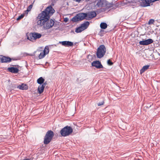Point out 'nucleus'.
Here are the masks:
<instances>
[{
  "label": "nucleus",
  "instance_id": "obj_1",
  "mask_svg": "<svg viewBox=\"0 0 160 160\" xmlns=\"http://www.w3.org/2000/svg\"><path fill=\"white\" fill-rule=\"evenodd\" d=\"M54 12L55 10L51 6L48 7L44 11L38 15L37 17L38 19L37 22L38 25L42 26L43 23L48 21L50 17L52 15Z\"/></svg>",
  "mask_w": 160,
  "mask_h": 160
},
{
  "label": "nucleus",
  "instance_id": "obj_2",
  "mask_svg": "<svg viewBox=\"0 0 160 160\" xmlns=\"http://www.w3.org/2000/svg\"><path fill=\"white\" fill-rule=\"evenodd\" d=\"M72 132L73 129L70 126H66L61 130L60 133L62 136L65 137L69 135Z\"/></svg>",
  "mask_w": 160,
  "mask_h": 160
},
{
  "label": "nucleus",
  "instance_id": "obj_3",
  "mask_svg": "<svg viewBox=\"0 0 160 160\" xmlns=\"http://www.w3.org/2000/svg\"><path fill=\"white\" fill-rule=\"evenodd\" d=\"M54 132L50 130L48 131L45 135L44 138L43 142L45 144H48L52 140L54 136Z\"/></svg>",
  "mask_w": 160,
  "mask_h": 160
},
{
  "label": "nucleus",
  "instance_id": "obj_4",
  "mask_svg": "<svg viewBox=\"0 0 160 160\" xmlns=\"http://www.w3.org/2000/svg\"><path fill=\"white\" fill-rule=\"evenodd\" d=\"M106 51L105 46L104 45H101L97 49L96 55L98 58H100L105 55Z\"/></svg>",
  "mask_w": 160,
  "mask_h": 160
},
{
  "label": "nucleus",
  "instance_id": "obj_5",
  "mask_svg": "<svg viewBox=\"0 0 160 160\" xmlns=\"http://www.w3.org/2000/svg\"><path fill=\"white\" fill-rule=\"evenodd\" d=\"M42 36V35L37 32H32L30 33L29 36H27V39L30 41L34 42L37 39L40 38Z\"/></svg>",
  "mask_w": 160,
  "mask_h": 160
},
{
  "label": "nucleus",
  "instance_id": "obj_6",
  "mask_svg": "<svg viewBox=\"0 0 160 160\" xmlns=\"http://www.w3.org/2000/svg\"><path fill=\"white\" fill-rule=\"evenodd\" d=\"M54 24V21L52 19L47 21L45 23L42 25V26H43V27L45 29H47L50 28L52 27Z\"/></svg>",
  "mask_w": 160,
  "mask_h": 160
},
{
  "label": "nucleus",
  "instance_id": "obj_7",
  "mask_svg": "<svg viewBox=\"0 0 160 160\" xmlns=\"http://www.w3.org/2000/svg\"><path fill=\"white\" fill-rule=\"evenodd\" d=\"M153 40L152 39L149 38L140 41L139 42V43L140 45L146 46L152 43H153Z\"/></svg>",
  "mask_w": 160,
  "mask_h": 160
},
{
  "label": "nucleus",
  "instance_id": "obj_8",
  "mask_svg": "<svg viewBox=\"0 0 160 160\" xmlns=\"http://www.w3.org/2000/svg\"><path fill=\"white\" fill-rule=\"evenodd\" d=\"M92 65L98 69L103 68V66L101 64V62L99 61H93L92 63Z\"/></svg>",
  "mask_w": 160,
  "mask_h": 160
},
{
  "label": "nucleus",
  "instance_id": "obj_9",
  "mask_svg": "<svg viewBox=\"0 0 160 160\" xmlns=\"http://www.w3.org/2000/svg\"><path fill=\"white\" fill-rule=\"evenodd\" d=\"M86 13L87 14V17L86 19L88 20H90L95 17L97 15L95 11L89 12Z\"/></svg>",
  "mask_w": 160,
  "mask_h": 160
},
{
  "label": "nucleus",
  "instance_id": "obj_10",
  "mask_svg": "<svg viewBox=\"0 0 160 160\" xmlns=\"http://www.w3.org/2000/svg\"><path fill=\"white\" fill-rule=\"evenodd\" d=\"M12 60L11 58L6 56H1L0 57V62L8 63L10 62Z\"/></svg>",
  "mask_w": 160,
  "mask_h": 160
},
{
  "label": "nucleus",
  "instance_id": "obj_11",
  "mask_svg": "<svg viewBox=\"0 0 160 160\" xmlns=\"http://www.w3.org/2000/svg\"><path fill=\"white\" fill-rule=\"evenodd\" d=\"M108 4V2L102 0H99L98 1L97 3V6L98 7H105L107 6Z\"/></svg>",
  "mask_w": 160,
  "mask_h": 160
},
{
  "label": "nucleus",
  "instance_id": "obj_12",
  "mask_svg": "<svg viewBox=\"0 0 160 160\" xmlns=\"http://www.w3.org/2000/svg\"><path fill=\"white\" fill-rule=\"evenodd\" d=\"M49 52L48 48H45L44 50L42 52H41L39 56V59H41L43 58L45 55L48 53Z\"/></svg>",
  "mask_w": 160,
  "mask_h": 160
},
{
  "label": "nucleus",
  "instance_id": "obj_13",
  "mask_svg": "<svg viewBox=\"0 0 160 160\" xmlns=\"http://www.w3.org/2000/svg\"><path fill=\"white\" fill-rule=\"evenodd\" d=\"M47 84V82H46L43 84L40 85L38 86V90L39 94H41L43 92L45 87Z\"/></svg>",
  "mask_w": 160,
  "mask_h": 160
},
{
  "label": "nucleus",
  "instance_id": "obj_14",
  "mask_svg": "<svg viewBox=\"0 0 160 160\" xmlns=\"http://www.w3.org/2000/svg\"><path fill=\"white\" fill-rule=\"evenodd\" d=\"M59 43L61 44L62 45L65 47L72 46L73 45V43L69 41L59 42Z\"/></svg>",
  "mask_w": 160,
  "mask_h": 160
},
{
  "label": "nucleus",
  "instance_id": "obj_15",
  "mask_svg": "<svg viewBox=\"0 0 160 160\" xmlns=\"http://www.w3.org/2000/svg\"><path fill=\"white\" fill-rule=\"evenodd\" d=\"M79 21H81L87 18V14L85 13H81L77 14Z\"/></svg>",
  "mask_w": 160,
  "mask_h": 160
},
{
  "label": "nucleus",
  "instance_id": "obj_16",
  "mask_svg": "<svg viewBox=\"0 0 160 160\" xmlns=\"http://www.w3.org/2000/svg\"><path fill=\"white\" fill-rule=\"evenodd\" d=\"M8 70L9 72L14 73H17L19 71L18 68L13 67L8 68Z\"/></svg>",
  "mask_w": 160,
  "mask_h": 160
},
{
  "label": "nucleus",
  "instance_id": "obj_17",
  "mask_svg": "<svg viewBox=\"0 0 160 160\" xmlns=\"http://www.w3.org/2000/svg\"><path fill=\"white\" fill-rule=\"evenodd\" d=\"M89 22L88 21H86L84 23L82 24L80 26L84 30L88 28L89 25Z\"/></svg>",
  "mask_w": 160,
  "mask_h": 160
},
{
  "label": "nucleus",
  "instance_id": "obj_18",
  "mask_svg": "<svg viewBox=\"0 0 160 160\" xmlns=\"http://www.w3.org/2000/svg\"><path fill=\"white\" fill-rule=\"evenodd\" d=\"M17 88L21 90H27L28 88V87L26 84H22L21 85L18 86Z\"/></svg>",
  "mask_w": 160,
  "mask_h": 160
},
{
  "label": "nucleus",
  "instance_id": "obj_19",
  "mask_svg": "<svg viewBox=\"0 0 160 160\" xmlns=\"http://www.w3.org/2000/svg\"><path fill=\"white\" fill-rule=\"evenodd\" d=\"M150 65H146L143 66L142 68L140 70V72L141 74H142L145 71L148 69Z\"/></svg>",
  "mask_w": 160,
  "mask_h": 160
},
{
  "label": "nucleus",
  "instance_id": "obj_20",
  "mask_svg": "<svg viewBox=\"0 0 160 160\" xmlns=\"http://www.w3.org/2000/svg\"><path fill=\"white\" fill-rule=\"evenodd\" d=\"M44 79L42 77H41L37 79V82L40 85L44 83Z\"/></svg>",
  "mask_w": 160,
  "mask_h": 160
},
{
  "label": "nucleus",
  "instance_id": "obj_21",
  "mask_svg": "<svg viewBox=\"0 0 160 160\" xmlns=\"http://www.w3.org/2000/svg\"><path fill=\"white\" fill-rule=\"evenodd\" d=\"M100 27L101 28L105 29L107 27V25L105 22H101L100 24Z\"/></svg>",
  "mask_w": 160,
  "mask_h": 160
},
{
  "label": "nucleus",
  "instance_id": "obj_22",
  "mask_svg": "<svg viewBox=\"0 0 160 160\" xmlns=\"http://www.w3.org/2000/svg\"><path fill=\"white\" fill-rule=\"evenodd\" d=\"M83 31L84 30L80 26L77 28L75 29V32L77 33H80Z\"/></svg>",
  "mask_w": 160,
  "mask_h": 160
},
{
  "label": "nucleus",
  "instance_id": "obj_23",
  "mask_svg": "<svg viewBox=\"0 0 160 160\" xmlns=\"http://www.w3.org/2000/svg\"><path fill=\"white\" fill-rule=\"evenodd\" d=\"M72 22H78L79 21L78 17L77 16V14L76 15V16L72 18Z\"/></svg>",
  "mask_w": 160,
  "mask_h": 160
},
{
  "label": "nucleus",
  "instance_id": "obj_24",
  "mask_svg": "<svg viewBox=\"0 0 160 160\" xmlns=\"http://www.w3.org/2000/svg\"><path fill=\"white\" fill-rule=\"evenodd\" d=\"M32 7V4L30 5L27 8V10L26 12H27V13L29 11H30Z\"/></svg>",
  "mask_w": 160,
  "mask_h": 160
},
{
  "label": "nucleus",
  "instance_id": "obj_25",
  "mask_svg": "<svg viewBox=\"0 0 160 160\" xmlns=\"http://www.w3.org/2000/svg\"><path fill=\"white\" fill-rule=\"evenodd\" d=\"M24 16V14H22L19 16L18 18H17V20H19L22 19Z\"/></svg>",
  "mask_w": 160,
  "mask_h": 160
},
{
  "label": "nucleus",
  "instance_id": "obj_26",
  "mask_svg": "<svg viewBox=\"0 0 160 160\" xmlns=\"http://www.w3.org/2000/svg\"><path fill=\"white\" fill-rule=\"evenodd\" d=\"M154 22V20L153 19H150L149 20L148 22V24H153V22Z\"/></svg>",
  "mask_w": 160,
  "mask_h": 160
},
{
  "label": "nucleus",
  "instance_id": "obj_27",
  "mask_svg": "<svg viewBox=\"0 0 160 160\" xmlns=\"http://www.w3.org/2000/svg\"><path fill=\"white\" fill-rule=\"evenodd\" d=\"M107 63L109 65H112L113 64V63L110 60V59L108 60Z\"/></svg>",
  "mask_w": 160,
  "mask_h": 160
},
{
  "label": "nucleus",
  "instance_id": "obj_28",
  "mask_svg": "<svg viewBox=\"0 0 160 160\" xmlns=\"http://www.w3.org/2000/svg\"><path fill=\"white\" fill-rule=\"evenodd\" d=\"M104 103V102L103 101H102V102H99L98 103V106H101L102 105H103Z\"/></svg>",
  "mask_w": 160,
  "mask_h": 160
},
{
  "label": "nucleus",
  "instance_id": "obj_29",
  "mask_svg": "<svg viewBox=\"0 0 160 160\" xmlns=\"http://www.w3.org/2000/svg\"><path fill=\"white\" fill-rule=\"evenodd\" d=\"M12 60H17V59L16 58H11Z\"/></svg>",
  "mask_w": 160,
  "mask_h": 160
},
{
  "label": "nucleus",
  "instance_id": "obj_30",
  "mask_svg": "<svg viewBox=\"0 0 160 160\" xmlns=\"http://www.w3.org/2000/svg\"><path fill=\"white\" fill-rule=\"evenodd\" d=\"M76 1L77 2H80L81 0H76Z\"/></svg>",
  "mask_w": 160,
  "mask_h": 160
},
{
  "label": "nucleus",
  "instance_id": "obj_31",
  "mask_svg": "<svg viewBox=\"0 0 160 160\" xmlns=\"http://www.w3.org/2000/svg\"><path fill=\"white\" fill-rule=\"evenodd\" d=\"M64 21H65V22H67V20H64Z\"/></svg>",
  "mask_w": 160,
  "mask_h": 160
},
{
  "label": "nucleus",
  "instance_id": "obj_32",
  "mask_svg": "<svg viewBox=\"0 0 160 160\" xmlns=\"http://www.w3.org/2000/svg\"><path fill=\"white\" fill-rule=\"evenodd\" d=\"M108 5V4H107V5ZM107 6V7H108V6Z\"/></svg>",
  "mask_w": 160,
  "mask_h": 160
}]
</instances>
